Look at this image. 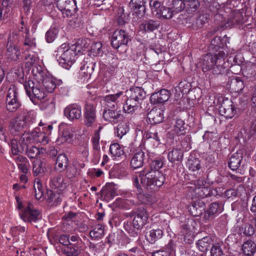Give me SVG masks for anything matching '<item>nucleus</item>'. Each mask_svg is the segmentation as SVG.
Returning <instances> with one entry per match:
<instances>
[{
  "label": "nucleus",
  "instance_id": "f257e3e1",
  "mask_svg": "<svg viewBox=\"0 0 256 256\" xmlns=\"http://www.w3.org/2000/svg\"><path fill=\"white\" fill-rule=\"evenodd\" d=\"M222 44L220 37L216 36L211 42L210 48L215 52L203 56L200 66L202 72L208 77L222 74L226 72V52L221 48Z\"/></svg>",
  "mask_w": 256,
  "mask_h": 256
},
{
  "label": "nucleus",
  "instance_id": "f03ea898",
  "mask_svg": "<svg viewBox=\"0 0 256 256\" xmlns=\"http://www.w3.org/2000/svg\"><path fill=\"white\" fill-rule=\"evenodd\" d=\"M139 179L144 188L150 192L158 190L165 180L164 176L159 170H143L138 174V176L134 178V185L140 190H142V188Z\"/></svg>",
  "mask_w": 256,
  "mask_h": 256
},
{
  "label": "nucleus",
  "instance_id": "7ed1b4c3",
  "mask_svg": "<svg viewBox=\"0 0 256 256\" xmlns=\"http://www.w3.org/2000/svg\"><path fill=\"white\" fill-rule=\"evenodd\" d=\"M220 7L218 2H214L210 8L214 14V20L217 22V24L221 28H227L238 26L246 22V20H244L242 13L240 11L232 12L226 20L224 11L218 9Z\"/></svg>",
  "mask_w": 256,
  "mask_h": 256
},
{
  "label": "nucleus",
  "instance_id": "20e7f679",
  "mask_svg": "<svg viewBox=\"0 0 256 256\" xmlns=\"http://www.w3.org/2000/svg\"><path fill=\"white\" fill-rule=\"evenodd\" d=\"M125 216L133 217L132 222L128 221L124 222V228L131 236L135 237L138 236L141 228L146 224L148 214L146 210L142 207L136 208L130 212L126 213Z\"/></svg>",
  "mask_w": 256,
  "mask_h": 256
},
{
  "label": "nucleus",
  "instance_id": "39448f33",
  "mask_svg": "<svg viewBox=\"0 0 256 256\" xmlns=\"http://www.w3.org/2000/svg\"><path fill=\"white\" fill-rule=\"evenodd\" d=\"M55 52L59 64L67 70L70 69L76 58V52L65 44L61 45Z\"/></svg>",
  "mask_w": 256,
  "mask_h": 256
},
{
  "label": "nucleus",
  "instance_id": "423d86ee",
  "mask_svg": "<svg viewBox=\"0 0 256 256\" xmlns=\"http://www.w3.org/2000/svg\"><path fill=\"white\" fill-rule=\"evenodd\" d=\"M24 86L26 94L34 104H37L39 101L46 98V94L40 83L28 80L24 82Z\"/></svg>",
  "mask_w": 256,
  "mask_h": 256
},
{
  "label": "nucleus",
  "instance_id": "0eeeda50",
  "mask_svg": "<svg viewBox=\"0 0 256 256\" xmlns=\"http://www.w3.org/2000/svg\"><path fill=\"white\" fill-rule=\"evenodd\" d=\"M12 152L13 155H18L20 153L24 154L30 158H34L40 154V149L34 146L28 148V146L23 144L19 146L16 139H12L10 142Z\"/></svg>",
  "mask_w": 256,
  "mask_h": 256
},
{
  "label": "nucleus",
  "instance_id": "6e6552de",
  "mask_svg": "<svg viewBox=\"0 0 256 256\" xmlns=\"http://www.w3.org/2000/svg\"><path fill=\"white\" fill-rule=\"evenodd\" d=\"M6 108L10 112H16L20 106L21 102L18 98V90L14 86L9 88L6 96Z\"/></svg>",
  "mask_w": 256,
  "mask_h": 256
},
{
  "label": "nucleus",
  "instance_id": "1a4fd4ad",
  "mask_svg": "<svg viewBox=\"0 0 256 256\" xmlns=\"http://www.w3.org/2000/svg\"><path fill=\"white\" fill-rule=\"evenodd\" d=\"M131 40L130 36L124 30H116L112 34L111 39L112 46L118 49L121 46H126Z\"/></svg>",
  "mask_w": 256,
  "mask_h": 256
},
{
  "label": "nucleus",
  "instance_id": "9d476101",
  "mask_svg": "<svg viewBox=\"0 0 256 256\" xmlns=\"http://www.w3.org/2000/svg\"><path fill=\"white\" fill-rule=\"evenodd\" d=\"M84 116V124L87 127L92 126L96 120V104L94 102H86Z\"/></svg>",
  "mask_w": 256,
  "mask_h": 256
},
{
  "label": "nucleus",
  "instance_id": "9b49d317",
  "mask_svg": "<svg viewBox=\"0 0 256 256\" xmlns=\"http://www.w3.org/2000/svg\"><path fill=\"white\" fill-rule=\"evenodd\" d=\"M96 62H94L90 57L84 58L81 63L80 70V76L84 80H88L92 75L94 68Z\"/></svg>",
  "mask_w": 256,
  "mask_h": 256
},
{
  "label": "nucleus",
  "instance_id": "f8f14e48",
  "mask_svg": "<svg viewBox=\"0 0 256 256\" xmlns=\"http://www.w3.org/2000/svg\"><path fill=\"white\" fill-rule=\"evenodd\" d=\"M82 111V108L80 104H72L64 108V114L70 121H74L81 118Z\"/></svg>",
  "mask_w": 256,
  "mask_h": 256
},
{
  "label": "nucleus",
  "instance_id": "ddd939ff",
  "mask_svg": "<svg viewBox=\"0 0 256 256\" xmlns=\"http://www.w3.org/2000/svg\"><path fill=\"white\" fill-rule=\"evenodd\" d=\"M217 191L216 189L204 186L200 188H196L192 189V199L196 198L200 200L208 196H214L217 194Z\"/></svg>",
  "mask_w": 256,
  "mask_h": 256
},
{
  "label": "nucleus",
  "instance_id": "4468645a",
  "mask_svg": "<svg viewBox=\"0 0 256 256\" xmlns=\"http://www.w3.org/2000/svg\"><path fill=\"white\" fill-rule=\"evenodd\" d=\"M102 115L106 121L110 122L117 123L124 118L122 111L117 110L116 108H104Z\"/></svg>",
  "mask_w": 256,
  "mask_h": 256
},
{
  "label": "nucleus",
  "instance_id": "2eb2a0df",
  "mask_svg": "<svg viewBox=\"0 0 256 256\" xmlns=\"http://www.w3.org/2000/svg\"><path fill=\"white\" fill-rule=\"evenodd\" d=\"M32 205L29 204L20 214L21 218L25 222H36L41 218L40 212L32 208Z\"/></svg>",
  "mask_w": 256,
  "mask_h": 256
},
{
  "label": "nucleus",
  "instance_id": "dca6fc26",
  "mask_svg": "<svg viewBox=\"0 0 256 256\" xmlns=\"http://www.w3.org/2000/svg\"><path fill=\"white\" fill-rule=\"evenodd\" d=\"M188 206V209L190 214L194 216H199L202 214L205 209V204L200 200L194 198Z\"/></svg>",
  "mask_w": 256,
  "mask_h": 256
},
{
  "label": "nucleus",
  "instance_id": "f3484780",
  "mask_svg": "<svg viewBox=\"0 0 256 256\" xmlns=\"http://www.w3.org/2000/svg\"><path fill=\"white\" fill-rule=\"evenodd\" d=\"M145 4V0H131L129 6L134 11V14L138 18H141L146 12Z\"/></svg>",
  "mask_w": 256,
  "mask_h": 256
},
{
  "label": "nucleus",
  "instance_id": "a211bd4d",
  "mask_svg": "<svg viewBox=\"0 0 256 256\" xmlns=\"http://www.w3.org/2000/svg\"><path fill=\"white\" fill-rule=\"evenodd\" d=\"M102 126H100L98 129L94 131V134L92 138V148L94 150V158L99 160L100 158V130L102 129Z\"/></svg>",
  "mask_w": 256,
  "mask_h": 256
},
{
  "label": "nucleus",
  "instance_id": "6ab92c4d",
  "mask_svg": "<svg viewBox=\"0 0 256 256\" xmlns=\"http://www.w3.org/2000/svg\"><path fill=\"white\" fill-rule=\"evenodd\" d=\"M226 86L232 92H239L244 87L243 81L238 77H234L229 79Z\"/></svg>",
  "mask_w": 256,
  "mask_h": 256
},
{
  "label": "nucleus",
  "instance_id": "aec40b11",
  "mask_svg": "<svg viewBox=\"0 0 256 256\" xmlns=\"http://www.w3.org/2000/svg\"><path fill=\"white\" fill-rule=\"evenodd\" d=\"M148 118L152 124H160L163 121V111L160 108H153L148 114Z\"/></svg>",
  "mask_w": 256,
  "mask_h": 256
},
{
  "label": "nucleus",
  "instance_id": "412c9836",
  "mask_svg": "<svg viewBox=\"0 0 256 256\" xmlns=\"http://www.w3.org/2000/svg\"><path fill=\"white\" fill-rule=\"evenodd\" d=\"M24 128H26L19 116L13 119L10 124L9 130L10 134L14 136L19 135Z\"/></svg>",
  "mask_w": 256,
  "mask_h": 256
},
{
  "label": "nucleus",
  "instance_id": "4be33fe9",
  "mask_svg": "<svg viewBox=\"0 0 256 256\" xmlns=\"http://www.w3.org/2000/svg\"><path fill=\"white\" fill-rule=\"evenodd\" d=\"M170 96V93L168 90L162 89L157 92L153 94L151 96L150 99L154 103H164L169 99Z\"/></svg>",
  "mask_w": 256,
  "mask_h": 256
},
{
  "label": "nucleus",
  "instance_id": "5701e85b",
  "mask_svg": "<svg viewBox=\"0 0 256 256\" xmlns=\"http://www.w3.org/2000/svg\"><path fill=\"white\" fill-rule=\"evenodd\" d=\"M183 157V150L178 148H172L168 154V158L169 162L174 164L181 162Z\"/></svg>",
  "mask_w": 256,
  "mask_h": 256
},
{
  "label": "nucleus",
  "instance_id": "b1692460",
  "mask_svg": "<svg viewBox=\"0 0 256 256\" xmlns=\"http://www.w3.org/2000/svg\"><path fill=\"white\" fill-rule=\"evenodd\" d=\"M22 40L23 42V46L26 50H32L36 47L35 38L30 36L28 28H26L24 30Z\"/></svg>",
  "mask_w": 256,
  "mask_h": 256
},
{
  "label": "nucleus",
  "instance_id": "393cba45",
  "mask_svg": "<svg viewBox=\"0 0 256 256\" xmlns=\"http://www.w3.org/2000/svg\"><path fill=\"white\" fill-rule=\"evenodd\" d=\"M37 128L32 132H25L20 139V146L23 144L28 146L30 144H36V134Z\"/></svg>",
  "mask_w": 256,
  "mask_h": 256
},
{
  "label": "nucleus",
  "instance_id": "a878e982",
  "mask_svg": "<svg viewBox=\"0 0 256 256\" xmlns=\"http://www.w3.org/2000/svg\"><path fill=\"white\" fill-rule=\"evenodd\" d=\"M20 54V49L15 44L12 43L7 44L6 56L8 60L16 61L19 59Z\"/></svg>",
  "mask_w": 256,
  "mask_h": 256
},
{
  "label": "nucleus",
  "instance_id": "bb28decb",
  "mask_svg": "<svg viewBox=\"0 0 256 256\" xmlns=\"http://www.w3.org/2000/svg\"><path fill=\"white\" fill-rule=\"evenodd\" d=\"M192 23V26L194 29L202 28L207 22V17L204 15H198L190 16L186 19V21Z\"/></svg>",
  "mask_w": 256,
  "mask_h": 256
},
{
  "label": "nucleus",
  "instance_id": "cd10ccee",
  "mask_svg": "<svg viewBox=\"0 0 256 256\" xmlns=\"http://www.w3.org/2000/svg\"><path fill=\"white\" fill-rule=\"evenodd\" d=\"M122 94V92H120L116 94H108L105 96L104 99L105 108H116L117 107L118 100Z\"/></svg>",
  "mask_w": 256,
  "mask_h": 256
},
{
  "label": "nucleus",
  "instance_id": "c85d7f7f",
  "mask_svg": "<svg viewBox=\"0 0 256 256\" xmlns=\"http://www.w3.org/2000/svg\"><path fill=\"white\" fill-rule=\"evenodd\" d=\"M144 152L141 150L137 151L132 156L130 161V165L134 169L142 167L145 158Z\"/></svg>",
  "mask_w": 256,
  "mask_h": 256
},
{
  "label": "nucleus",
  "instance_id": "c756f323",
  "mask_svg": "<svg viewBox=\"0 0 256 256\" xmlns=\"http://www.w3.org/2000/svg\"><path fill=\"white\" fill-rule=\"evenodd\" d=\"M186 126L184 121L180 118H176L172 132L174 135L178 136L184 135L186 133Z\"/></svg>",
  "mask_w": 256,
  "mask_h": 256
},
{
  "label": "nucleus",
  "instance_id": "7c9ffc66",
  "mask_svg": "<svg viewBox=\"0 0 256 256\" xmlns=\"http://www.w3.org/2000/svg\"><path fill=\"white\" fill-rule=\"evenodd\" d=\"M26 128L31 127L36 122V116L34 112L29 111L18 116Z\"/></svg>",
  "mask_w": 256,
  "mask_h": 256
},
{
  "label": "nucleus",
  "instance_id": "2f4dec72",
  "mask_svg": "<svg viewBox=\"0 0 256 256\" xmlns=\"http://www.w3.org/2000/svg\"><path fill=\"white\" fill-rule=\"evenodd\" d=\"M140 104L141 102L129 96L124 106V110L128 114L134 112L140 107Z\"/></svg>",
  "mask_w": 256,
  "mask_h": 256
},
{
  "label": "nucleus",
  "instance_id": "473e14b6",
  "mask_svg": "<svg viewBox=\"0 0 256 256\" xmlns=\"http://www.w3.org/2000/svg\"><path fill=\"white\" fill-rule=\"evenodd\" d=\"M116 195V190L113 184H106L101 190L102 196H104L106 200L112 199Z\"/></svg>",
  "mask_w": 256,
  "mask_h": 256
},
{
  "label": "nucleus",
  "instance_id": "72a5a7b5",
  "mask_svg": "<svg viewBox=\"0 0 256 256\" xmlns=\"http://www.w3.org/2000/svg\"><path fill=\"white\" fill-rule=\"evenodd\" d=\"M242 158V153L236 152L232 154L228 162L230 168L232 170H237L240 165Z\"/></svg>",
  "mask_w": 256,
  "mask_h": 256
},
{
  "label": "nucleus",
  "instance_id": "f704fd0d",
  "mask_svg": "<svg viewBox=\"0 0 256 256\" xmlns=\"http://www.w3.org/2000/svg\"><path fill=\"white\" fill-rule=\"evenodd\" d=\"M40 102L39 105L42 110H46L49 112H52L54 110L55 102L53 98H48L46 96L44 99Z\"/></svg>",
  "mask_w": 256,
  "mask_h": 256
},
{
  "label": "nucleus",
  "instance_id": "c9c22d12",
  "mask_svg": "<svg viewBox=\"0 0 256 256\" xmlns=\"http://www.w3.org/2000/svg\"><path fill=\"white\" fill-rule=\"evenodd\" d=\"M82 250L81 246L78 244H70L63 250V252L66 256H78Z\"/></svg>",
  "mask_w": 256,
  "mask_h": 256
},
{
  "label": "nucleus",
  "instance_id": "e433bc0d",
  "mask_svg": "<svg viewBox=\"0 0 256 256\" xmlns=\"http://www.w3.org/2000/svg\"><path fill=\"white\" fill-rule=\"evenodd\" d=\"M219 112L226 118H231L234 115L236 110L232 104H222L219 108Z\"/></svg>",
  "mask_w": 256,
  "mask_h": 256
},
{
  "label": "nucleus",
  "instance_id": "4c0bfd02",
  "mask_svg": "<svg viewBox=\"0 0 256 256\" xmlns=\"http://www.w3.org/2000/svg\"><path fill=\"white\" fill-rule=\"evenodd\" d=\"M130 94L129 96L141 103L146 96V92L140 87L132 88H130Z\"/></svg>",
  "mask_w": 256,
  "mask_h": 256
},
{
  "label": "nucleus",
  "instance_id": "58836bf2",
  "mask_svg": "<svg viewBox=\"0 0 256 256\" xmlns=\"http://www.w3.org/2000/svg\"><path fill=\"white\" fill-rule=\"evenodd\" d=\"M74 128L72 127H66L64 128L58 141L60 142H67L70 143L72 142Z\"/></svg>",
  "mask_w": 256,
  "mask_h": 256
},
{
  "label": "nucleus",
  "instance_id": "ea45409f",
  "mask_svg": "<svg viewBox=\"0 0 256 256\" xmlns=\"http://www.w3.org/2000/svg\"><path fill=\"white\" fill-rule=\"evenodd\" d=\"M243 254L246 256H253L256 251V244L251 240L245 242L242 245Z\"/></svg>",
  "mask_w": 256,
  "mask_h": 256
},
{
  "label": "nucleus",
  "instance_id": "a19ab883",
  "mask_svg": "<svg viewBox=\"0 0 256 256\" xmlns=\"http://www.w3.org/2000/svg\"><path fill=\"white\" fill-rule=\"evenodd\" d=\"M68 159L65 154H61L56 158L55 168L62 172L67 168Z\"/></svg>",
  "mask_w": 256,
  "mask_h": 256
},
{
  "label": "nucleus",
  "instance_id": "79ce46f5",
  "mask_svg": "<svg viewBox=\"0 0 256 256\" xmlns=\"http://www.w3.org/2000/svg\"><path fill=\"white\" fill-rule=\"evenodd\" d=\"M166 5L176 13L182 12L186 7L185 3L182 0H168Z\"/></svg>",
  "mask_w": 256,
  "mask_h": 256
},
{
  "label": "nucleus",
  "instance_id": "37998d69",
  "mask_svg": "<svg viewBox=\"0 0 256 256\" xmlns=\"http://www.w3.org/2000/svg\"><path fill=\"white\" fill-rule=\"evenodd\" d=\"M212 244V239L211 236H205L198 240L197 242V246L199 250L202 252H206Z\"/></svg>",
  "mask_w": 256,
  "mask_h": 256
},
{
  "label": "nucleus",
  "instance_id": "c03bdc74",
  "mask_svg": "<svg viewBox=\"0 0 256 256\" xmlns=\"http://www.w3.org/2000/svg\"><path fill=\"white\" fill-rule=\"evenodd\" d=\"M32 72L34 80L38 83H40V81L44 80V78L46 76V73L42 70V68L38 64L34 65L32 67Z\"/></svg>",
  "mask_w": 256,
  "mask_h": 256
},
{
  "label": "nucleus",
  "instance_id": "a18cd8bd",
  "mask_svg": "<svg viewBox=\"0 0 256 256\" xmlns=\"http://www.w3.org/2000/svg\"><path fill=\"white\" fill-rule=\"evenodd\" d=\"M56 6L60 10L77 8L76 0H57Z\"/></svg>",
  "mask_w": 256,
  "mask_h": 256
},
{
  "label": "nucleus",
  "instance_id": "49530a36",
  "mask_svg": "<svg viewBox=\"0 0 256 256\" xmlns=\"http://www.w3.org/2000/svg\"><path fill=\"white\" fill-rule=\"evenodd\" d=\"M32 170L35 176H42L46 170V168L42 160H36L33 162Z\"/></svg>",
  "mask_w": 256,
  "mask_h": 256
},
{
  "label": "nucleus",
  "instance_id": "de8ad7c7",
  "mask_svg": "<svg viewBox=\"0 0 256 256\" xmlns=\"http://www.w3.org/2000/svg\"><path fill=\"white\" fill-rule=\"evenodd\" d=\"M159 26V24L156 21L150 20L145 21L140 26V28L144 32H152L157 29Z\"/></svg>",
  "mask_w": 256,
  "mask_h": 256
},
{
  "label": "nucleus",
  "instance_id": "09e8293b",
  "mask_svg": "<svg viewBox=\"0 0 256 256\" xmlns=\"http://www.w3.org/2000/svg\"><path fill=\"white\" fill-rule=\"evenodd\" d=\"M50 186L52 188H59L62 190L66 186V184L64 182V178L61 175H58L54 177L50 181Z\"/></svg>",
  "mask_w": 256,
  "mask_h": 256
},
{
  "label": "nucleus",
  "instance_id": "8fccbe9b",
  "mask_svg": "<svg viewBox=\"0 0 256 256\" xmlns=\"http://www.w3.org/2000/svg\"><path fill=\"white\" fill-rule=\"evenodd\" d=\"M40 84L48 92H52L56 88L55 82L50 78L46 76L44 80L40 81Z\"/></svg>",
  "mask_w": 256,
  "mask_h": 256
},
{
  "label": "nucleus",
  "instance_id": "3c124183",
  "mask_svg": "<svg viewBox=\"0 0 256 256\" xmlns=\"http://www.w3.org/2000/svg\"><path fill=\"white\" fill-rule=\"evenodd\" d=\"M163 235L162 231L159 228L156 230H152L150 231L149 234L147 235L146 238L148 240L151 244L154 243L156 240L160 239Z\"/></svg>",
  "mask_w": 256,
  "mask_h": 256
},
{
  "label": "nucleus",
  "instance_id": "603ef678",
  "mask_svg": "<svg viewBox=\"0 0 256 256\" xmlns=\"http://www.w3.org/2000/svg\"><path fill=\"white\" fill-rule=\"evenodd\" d=\"M104 235V227L100 224L96 225L90 232V236L93 239H99Z\"/></svg>",
  "mask_w": 256,
  "mask_h": 256
},
{
  "label": "nucleus",
  "instance_id": "864d4df0",
  "mask_svg": "<svg viewBox=\"0 0 256 256\" xmlns=\"http://www.w3.org/2000/svg\"><path fill=\"white\" fill-rule=\"evenodd\" d=\"M35 192V197L37 200L40 199L43 195L44 188L41 181L38 178H36L34 184Z\"/></svg>",
  "mask_w": 256,
  "mask_h": 256
},
{
  "label": "nucleus",
  "instance_id": "5fc2aeb1",
  "mask_svg": "<svg viewBox=\"0 0 256 256\" xmlns=\"http://www.w3.org/2000/svg\"><path fill=\"white\" fill-rule=\"evenodd\" d=\"M128 131L129 126L128 124L126 122H121L118 125L115 132L116 134L118 137L121 138Z\"/></svg>",
  "mask_w": 256,
  "mask_h": 256
},
{
  "label": "nucleus",
  "instance_id": "6e6d98bb",
  "mask_svg": "<svg viewBox=\"0 0 256 256\" xmlns=\"http://www.w3.org/2000/svg\"><path fill=\"white\" fill-rule=\"evenodd\" d=\"M25 60V66L26 68H30L33 67L34 65L38 64V56L34 53L29 54L26 56Z\"/></svg>",
  "mask_w": 256,
  "mask_h": 256
},
{
  "label": "nucleus",
  "instance_id": "4d7b16f0",
  "mask_svg": "<svg viewBox=\"0 0 256 256\" xmlns=\"http://www.w3.org/2000/svg\"><path fill=\"white\" fill-rule=\"evenodd\" d=\"M188 165L189 170L193 172L198 170L201 168L200 160L193 157L188 159Z\"/></svg>",
  "mask_w": 256,
  "mask_h": 256
},
{
  "label": "nucleus",
  "instance_id": "13d9d810",
  "mask_svg": "<svg viewBox=\"0 0 256 256\" xmlns=\"http://www.w3.org/2000/svg\"><path fill=\"white\" fill-rule=\"evenodd\" d=\"M186 10L189 12H195L200 6V0H190L186 2Z\"/></svg>",
  "mask_w": 256,
  "mask_h": 256
},
{
  "label": "nucleus",
  "instance_id": "bf43d9fd",
  "mask_svg": "<svg viewBox=\"0 0 256 256\" xmlns=\"http://www.w3.org/2000/svg\"><path fill=\"white\" fill-rule=\"evenodd\" d=\"M58 30L56 28H50L46 34V38L48 42L50 43L54 41L57 36Z\"/></svg>",
  "mask_w": 256,
  "mask_h": 256
},
{
  "label": "nucleus",
  "instance_id": "052dcab7",
  "mask_svg": "<svg viewBox=\"0 0 256 256\" xmlns=\"http://www.w3.org/2000/svg\"><path fill=\"white\" fill-rule=\"evenodd\" d=\"M110 152L114 157H120L124 154V151L118 143H114L110 146Z\"/></svg>",
  "mask_w": 256,
  "mask_h": 256
},
{
  "label": "nucleus",
  "instance_id": "680f3d73",
  "mask_svg": "<svg viewBox=\"0 0 256 256\" xmlns=\"http://www.w3.org/2000/svg\"><path fill=\"white\" fill-rule=\"evenodd\" d=\"M174 12L169 6H162L160 10H159L158 14L156 16L158 18H170L172 16Z\"/></svg>",
  "mask_w": 256,
  "mask_h": 256
},
{
  "label": "nucleus",
  "instance_id": "e2e57ef3",
  "mask_svg": "<svg viewBox=\"0 0 256 256\" xmlns=\"http://www.w3.org/2000/svg\"><path fill=\"white\" fill-rule=\"evenodd\" d=\"M150 6L151 8L152 12L156 16H158L159 10H160L161 8L163 6H161L160 3L156 0H150Z\"/></svg>",
  "mask_w": 256,
  "mask_h": 256
},
{
  "label": "nucleus",
  "instance_id": "0e129e2a",
  "mask_svg": "<svg viewBox=\"0 0 256 256\" xmlns=\"http://www.w3.org/2000/svg\"><path fill=\"white\" fill-rule=\"evenodd\" d=\"M36 136V143L40 142L45 145L48 142L49 140L46 134L44 132H40L38 128H37Z\"/></svg>",
  "mask_w": 256,
  "mask_h": 256
},
{
  "label": "nucleus",
  "instance_id": "69168bd1",
  "mask_svg": "<svg viewBox=\"0 0 256 256\" xmlns=\"http://www.w3.org/2000/svg\"><path fill=\"white\" fill-rule=\"evenodd\" d=\"M23 35L24 33H22L20 32H13L8 37V44L12 43L13 44H14V43L18 42L22 38Z\"/></svg>",
  "mask_w": 256,
  "mask_h": 256
},
{
  "label": "nucleus",
  "instance_id": "338daca9",
  "mask_svg": "<svg viewBox=\"0 0 256 256\" xmlns=\"http://www.w3.org/2000/svg\"><path fill=\"white\" fill-rule=\"evenodd\" d=\"M222 212V208L217 202H213L210 205V208L208 210V214L210 216H214Z\"/></svg>",
  "mask_w": 256,
  "mask_h": 256
},
{
  "label": "nucleus",
  "instance_id": "774afa93",
  "mask_svg": "<svg viewBox=\"0 0 256 256\" xmlns=\"http://www.w3.org/2000/svg\"><path fill=\"white\" fill-rule=\"evenodd\" d=\"M78 163L77 162H74L72 165L68 168L67 167L66 174L68 178H72L76 176Z\"/></svg>",
  "mask_w": 256,
  "mask_h": 256
}]
</instances>
